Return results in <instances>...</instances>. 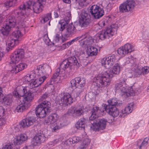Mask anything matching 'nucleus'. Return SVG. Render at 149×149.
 Returning a JSON list of instances; mask_svg holds the SVG:
<instances>
[{
    "label": "nucleus",
    "instance_id": "nucleus-1",
    "mask_svg": "<svg viewBox=\"0 0 149 149\" xmlns=\"http://www.w3.org/2000/svg\"><path fill=\"white\" fill-rule=\"evenodd\" d=\"M120 70V65L119 64H115L109 71L102 72L94 78L93 84L94 85L98 88L109 85L112 78L118 74Z\"/></svg>",
    "mask_w": 149,
    "mask_h": 149
},
{
    "label": "nucleus",
    "instance_id": "nucleus-2",
    "mask_svg": "<svg viewBox=\"0 0 149 149\" xmlns=\"http://www.w3.org/2000/svg\"><path fill=\"white\" fill-rule=\"evenodd\" d=\"M115 87L117 90H120L122 95L128 96L130 95H134L139 91L135 89L134 86L129 87L127 88L125 86H122L121 84H115Z\"/></svg>",
    "mask_w": 149,
    "mask_h": 149
},
{
    "label": "nucleus",
    "instance_id": "nucleus-3",
    "mask_svg": "<svg viewBox=\"0 0 149 149\" xmlns=\"http://www.w3.org/2000/svg\"><path fill=\"white\" fill-rule=\"evenodd\" d=\"M79 40H80L79 41L80 45L83 47L86 45H90L93 42V37L88 33L79 36L71 41L73 43Z\"/></svg>",
    "mask_w": 149,
    "mask_h": 149
},
{
    "label": "nucleus",
    "instance_id": "nucleus-4",
    "mask_svg": "<svg viewBox=\"0 0 149 149\" xmlns=\"http://www.w3.org/2000/svg\"><path fill=\"white\" fill-rule=\"evenodd\" d=\"M76 32V28L72 23L67 24L61 38L62 42H64L66 41L68 37L72 36Z\"/></svg>",
    "mask_w": 149,
    "mask_h": 149
},
{
    "label": "nucleus",
    "instance_id": "nucleus-5",
    "mask_svg": "<svg viewBox=\"0 0 149 149\" xmlns=\"http://www.w3.org/2000/svg\"><path fill=\"white\" fill-rule=\"evenodd\" d=\"M23 95L22 97L23 102L29 107L31 105V102L34 99V95L31 91L28 90L27 87H24L23 89Z\"/></svg>",
    "mask_w": 149,
    "mask_h": 149
},
{
    "label": "nucleus",
    "instance_id": "nucleus-6",
    "mask_svg": "<svg viewBox=\"0 0 149 149\" xmlns=\"http://www.w3.org/2000/svg\"><path fill=\"white\" fill-rule=\"evenodd\" d=\"M90 12L92 15L96 19H99L104 14V10L99 6L94 5L90 8Z\"/></svg>",
    "mask_w": 149,
    "mask_h": 149
},
{
    "label": "nucleus",
    "instance_id": "nucleus-7",
    "mask_svg": "<svg viewBox=\"0 0 149 149\" xmlns=\"http://www.w3.org/2000/svg\"><path fill=\"white\" fill-rule=\"evenodd\" d=\"M33 2L32 1L29 0L19 6V9L20 11L19 13H18L19 17L22 19H24L26 15V10L30 8L31 6L33 4Z\"/></svg>",
    "mask_w": 149,
    "mask_h": 149
},
{
    "label": "nucleus",
    "instance_id": "nucleus-8",
    "mask_svg": "<svg viewBox=\"0 0 149 149\" xmlns=\"http://www.w3.org/2000/svg\"><path fill=\"white\" fill-rule=\"evenodd\" d=\"M134 50L133 46L129 43H127L124 46L119 48L118 53L121 56L131 52Z\"/></svg>",
    "mask_w": 149,
    "mask_h": 149
},
{
    "label": "nucleus",
    "instance_id": "nucleus-9",
    "mask_svg": "<svg viewBox=\"0 0 149 149\" xmlns=\"http://www.w3.org/2000/svg\"><path fill=\"white\" fill-rule=\"evenodd\" d=\"M107 121L104 119H97L92 123L91 128L94 131L97 130H103L105 128Z\"/></svg>",
    "mask_w": 149,
    "mask_h": 149
},
{
    "label": "nucleus",
    "instance_id": "nucleus-10",
    "mask_svg": "<svg viewBox=\"0 0 149 149\" xmlns=\"http://www.w3.org/2000/svg\"><path fill=\"white\" fill-rule=\"evenodd\" d=\"M36 121L35 117L33 116L28 117L22 120L19 124L21 127L27 128L33 125Z\"/></svg>",
    "mask_w": 149,
    "mask_h": 149
},
{
    "label": "nucleus",
    "instance_id": "nucleus-11",
    "mask_svg": "<svg viewBox=\"0 0 149 149\" xmlns=\"http://www.w3.org/2000/svg\"><path fill=\"white\" fill-rule=\"evenodd\" d=\"M102 106L104 110L113 117H117L119 115V111L115 106L105 104H103Z\"/></svg>",
    "mask_w": 149,
    "mask_h": 149
},
{
    "label": "nucleus",
    "instance_id": "nucleus-12",
    "mask_svg": "<svg viewBox=\"0 0 149 149\" xmlns=\"http://www.w3.org/2000/svg\"><path fill=\"white\" fill-rule=\"evenodd\" d=\"M90 22V19L87 13L84 12L82 13L79 20V26L81 27H86L89 25Z\"/></svg>",
    "mask_w": 149,
    "mask_h": 149
},
{
    "label": "nucleus",
    "instance_id": "nucleus-13",
    "mask_svg": "<svg viewBox=\"0 0 149 149\" xmlns=\"http://www.w3.org/2000/svg\"><path fill=\"white\" fill-rule=\"evenodd\" d=\"M2 91L0 87V103L4 104L5 105H10L12 102L13 96L9 94L3 96Z\"/></svg>",
    "mask_w": 149,
    "mask_h": 149
},
{
    "label": "nucleus",
    "instance_id": "nucleus-14",
    "mask_svg": "<svg viewBox=\"0 0 149 149\" xmlns=\"http://www.w3.org/2000/svg\"><path fill=\"white\" fill-rule=\"evenodd\" d=\"M113 34V29L110 27L107 28L106 30L102 31L99 33L98 37L99 39L103 40L105 39L109 38Z\"/></svg>",
    "mask_w": 149,
    "mask_h": 149
},
{
    "label": "nucleus",
    "instance_id": "nucleus-15",
    "mask_svg": "<svg viewBox=\"0 0 149 149\" xmlns=\"http://www.w3.org/2000/svg\"><path fill=\"white\" fill-rule=\"evenodd\" d=\"M46 0H37L33 2L32 5V9L34 12L38 13L41 12L43 8V4L46 2Z\"/></svg>",
    "mask_w": 149,
    "mask_h": 149
},
{
    "label": "nucleus",
    "instance_id": "nucleus-16",
    "mask_svg": "<svg viewBox=\"0 0 149 149\" xmlns=\"http://www.w3.org/2000/svg\"><path fill=\"white\" fill-rule=\"evenodd\" d=\"M27 139V136L24 134H20L15 136L13 143L15 145H19L22 144Z\"/></svg>",
    "mask_w": 149,
    "mask_h": 149
},
{
    "label": "nucleus",
    "instance_id": "nucleus-17",
    "mask_svg": "<svg viewBox=\"0 0 149 149\" xmlns=\"http://www.w3.org/2000/svg\"><path fill=\"white\" fill-rule=\"evenodd\" d=\"M63 36V35H62L61 34L56 33L53 38L52 40V42L51 41L49 38L47 37L45 40V42L48 45H53L56 46L57 43L58 42L61 37H62Z\"/></svg>",
    "mask_w": 149,
    "mask_h": 149
},
{
    "label": "nucleus",
    "instance_id": "nucleus-18",
    "mask_svg": "<svg viewBox=\"0 0 149 149\" xmlns=\"http://www.w3.org/2000/svg\"><path fill=\"white\" fill-rule=\"evenodd\" d=\"M60 68H58L55 73L54 74L52 77V79H54V81L59 80L61 81L63 79H66L68 77L67 74L64 72L60 74Z\"/></svg>",
    "mask_w": 149,
    "mask_h": 149
},
{
    "label": "nucleus",
    "instance_id": "nucleus-19",
    "mask_svg": "<svg viewBox=\"0 0 149 149\" xmlns=\"http://www.w3.org/2000/svg\"><path fill=\"white\" fill-rule=\"evenodd\" d=\"M46 78L45 76H43L32 81L29 84V87L30 88H32L39 86L44 81Z\"/></svg>",
    "mask_w": 149,
    "mask_h": 149
},
{
    "label": "nucleus",
    "instance_id": "nucleus-20",
    "mask_svg": "<svg viewBox=\"0 0 149 149\" xmlns=\"http://www.w3.org/2000/svg\"><path fill=\"white\" fill-rule=\"evenodd\" d=\"M73 100L71 95L68 93H66L60 99L61 103L68 105L73 102Z\"/></svg>",
    "mask_w": 149,
    "mask_h": 149
},
{
    "label": "nucleus",
    "instance_id": "nucleus-21",
    "mask_svg": "<svg viewBox=\"0 0 149 149\" xmlns=\"http://www.w3.org/2000/svg\"><path fill=\"white\" fill-rule=\"evenodd\" d=\"M93 42L94 40L93 39V42L92 43V44L89 45H85L88 46L86 52L88 56H96L98 53V50L97 48L91 45Z\"/></svg>",
    "mask_w": 149,
    "mask_h": 149
},
{
    "label": "nucleus",
    "instance_id": "nucleus-22",
    "mask_svg": "<svg viewBox=\"0 0 149 149\" xmlns=\"http://www.w3.org/2000/svg\"><path fill=\"white\" fill-rule=\"evenodd\" d=\"M45 137L43 135H37L33 137L32 143L33 146L40 145L42 142L45 140Z\"/></svg>",
    "mask_w": 149,
    "mask_h": 149
},
{
    "label": "nucleus",
    "instance_id": "nucleus-23",
    "mask_svg": "<svg viewBox=\"0 0 149 149\" xmlns=\"http://www.w3.org/2000/svg\"><path fill=\"white\" fill-rule=\"evenodd\" d=\"M68 60L72 68H77L81 65L80 61L75 57H70Z\"/></svg>",
    "mask_w": 149,
    "mask_h": 149
},
{
    "label": "nucleus",
    "instance_id": "nucleus-24",
    "mask_svg": "<svg viewBox=\"0 0 149 149\" xmlns=\"http://www.w3.org/2000/svg\"><path fill=\"white\" fill-rule=\"evenodd\" d=\"M49 66L46 64L40 65L37 67V70L38 74L41 75L45 73L46 72L50 70Z\"/></svg>",
    "mask_w": 149,
    "mask_h": 149
},
{
    "label": "nucleus",
    "instance_id": "nucleus-25",
    "mask_svg": "<svg viewBox=\"0 0 149 149\" xmlns=\"http://www.w3.org/2000/svg\"><path fill=\"white\" fill-rule=\"evenodd\" d=\"M49 111L45 110V109L39 106H38L36 108V113L38 116L41 118H43L46 116Z\"/></svg>",
    "mask_w": 149,
    "mask_h": 149
},
{
    "label": "nucleus",
    "instance_id": "nucleus-26",
    "mask_svg": "<svg viewBox=\"0 0 149 149\" xmlns=\"http://www.w3.org/2000/svg\"><path fill=\"white\" fill-rule=\"evenodd\" d=\"M83 107L77 106L73 108L72 109L70 110L68 112L71 113H74L78 116L81 115L83 112Z\"/></svg>",
    "mask_w": 149,
    "mask_h": 149
},
{
    "label": "nucleus",
    "instance_id": "nucleus-27",
    "mask_svg": "<svg viewBox=\"0 0 149 149\" xmlns=\"http://www.w3.org/2000/svg\"><path fill=\"white\" fill-rule=\"evenodd\" d=\"M29 107L24 103H22L18 105L16 107L15 111L17 113L22 112L26 109H27Z\"/></svg>",
    "mask_w": 149,
    "mask_h": 149
},
{
    "label": "nucleus",
    "instance_id": "nucleus-28",
    "mask_svg": "<svg viewBox=\"0 0 149 149\" xmlns=\"http://www.w3.org/2000/svg\"><path fill=\"white\" fill-rule=\"evenodd\" d=\"M40 102V103L38 105L39 106L50 112L51 103L49 101L45 100Z\"/></svg>",
    "mask_w": 149,
    "mask_h": 149
},
{
    "label": "nucleus",
    "instance_id": "nucleus-29",
    "mask_svg": "<svg viewBox=\"0 0 149 149\" xmlns=\"http://www.w3.org/2000/svg\"><path fill=\"white\" fill-rule=\"evenodd\" d=\"M125 4L127 7V12L132 10L135 6L134 2L132 0H128L124 2Z\"/></svg>",
    "mask_w": 149,
    "mask_h": 149
},
{
    "label": "nucleus",
    "instance_id": "nucleus-30",
    "mask_svg": "<svg viewBox=\"0 0 149 149\" xmlns=\"http://www.w3.org/2000/svg\"><path fill=\"white\" fill-rule=\"evenodd\" d=\"M133 103L132 102L129 103L125 107V109L121 111V112L123 114H129L130 113L133 109Z\"/></svg>",
    "mask_w": 149,
    "mask_h": 149
},
{
    "label": "nucleus",
    "instance_id": "nucleus-31",
    "mask_svg": "<svg viewBox=\"0 0 149 149\" xmlns=\"http://www.w3.org/2000/svg\"><path fill=\"white\" fill-rule=\"evenodd\" d=\"M16 20L14 17L13 16H9L7 19L6 24L9 25L10 27H13L15 25Z\"/></svg>",
    "mask_w": 149,
    "mask_h": 149
},
{
    "label": "nucleus",
    "instance_id": "nucleus-32",
    "mask_svg": "<svg viewBox=\"0 0 149 149\" xmlns=\"http://www.w3.org/2000/svg\"><path fill=\"white\" fill-rule=\"evenodd\" d=\"M141 70L142 72L139 69L137 70L136 72V75L137 76H139L141 74V73L143 74H147L149 72V68L147 66H144L142 68Z\"/></svg>",
    "mask_w": 149,
    "mask_h": 149
},
{
    "label": "nucleus",
    "instance_id": "nucleus-33",
    "mask_svg": "<svg viewBox=\"0 0 149 149\" xmlns=\"http://www.w3.org/2000/svg\"><path fill=\"white\" fill-rule=\"evenodd\" d=\"M23 36V34L21 33L20 31L17 30L14 31L12 34L13 39L15 40H18V39L20 38Z\"/></svg>",
    "mask_w": 149,
    "mask_h": 149
},
{
    "label": "nucleus",
    "instance_id": "nucleus-34",
    "mask_svg": "<svg viewBox=\"0 0 149 149\" xmlns=\"http://www.w3.org/2000/svg\"><path fill=\"white\" fill-rule=\"evenodd\" d=\"M16 40L13 39L11 40H9L7 42V47L6 48V50L7 52H8L12 49L15 46V41Z\"/></svg>",
    "mask_w": 149,
    "mask_h": 149
},
{
    "label": "nucleus",
    "instance_id": "nucleus-35",
    "mask_svg": "<svg viewBox=\"0 0 149 149\" xmlns=\"http://www.w3.org/2000/svg\"><path fill=\"white\" fill-rule=\"evenodd\" d=\"M21 61L18 56L14 52L10 58V63L11 64H15L18 63Z\"/></svg>",
    "mask_w": 149,
    "mask_h": 149
},
{
    "label": "nucleus",
    "instance_id": "nucleus-36",
    "mask_svg": "<svg viewBox=\"0 0 149 149\" xmlns=\"http://www.w3.org/2000/svg\"><path fill=\"white\" fill-rule=\"evenodd\" d=\"M108 102L109 104H110L108 105H112L114 106H120L122 104L120 101H118L116 99L114 98H113L111 100H108Z\"/></svg>",
    "mask_w": 149,
    "mask_h": 149
},
{
    "label": "nucleus",
    "instance_id": "nucleus-37",
    "mask_svg": "<svg viewBox=\"0 0 149 149\" xmlns=\"http://www.w3.org/2000/svg\"><path fill=\"white\" fill-rule=\"evenodd\" d=\"M14 53L21 60L22 59L24 58V51L23 49H18L15 51Z\"/></svg>",
    "mask_w": 149,
    "mask_h": 149
},
{
    "label": "nucleus",
    "instance_id": "nucleus-38",
    "mask_svg": "<svg viewBox=\"0 0 149 149\" xmlns=\"http://www.w3.org/2000/svg\"><path fill=\"white\" fill-rule=\"evenodd\" d=\"M74 89L72 92L74 98H76L79 96L80 93L82 91L83 88L78 87L74 88Z\"/></svg>",
    "mask_w": 149,
    "mask_h": 149
},
{
    "label": "nucleus",
    "instance_id": "nucleus-39",
    "mask_svg": "<svg viewBox=\"0 0 149 149\" xmlns=\"http://www.w3.org/2000/svg\"><path fill=\"white\" fill-rule=\"evenodd\" d=\"M107 59L108 61V64H109L110 68L112 66L114 63L115 61V57L114 55L109 56Z\"/></svg>",
    "mask_w": 149,
    "mask_h": 149
},
{
    "label": "nucleus",
    "instance_id": "nucleus-40",
    "mask_svg": "<svg viewBox=\"0 0 149 149\" xmlns=\"http://www.w3.org/2000/svg\"><path fill=\"white\" fill-rule=\"evenodd\" d=\"M12 28L10 27V25H8L6 23V24L4 27H3L2 29H1V31L2 33L4 35H6L8 34L10 30V29Z\"/></svg>",
    "mask_w": 149,
    "mask_h": 149
},
{
    "label": "nucleus",
    "instance_id": "nucleus-41",
    "mask_svg": "<svg viewBox=\"0 0 149 149\" xmlns=\"http://www.w3.org/2000/svg\"><path fill=\"white\" fill-rule=\"evenodd\" d=\"M60 67L64 70L68 68H70V69H72L68 60L63 61L60 65Z\"/></svg>",
    "mask_w": 149,
    "mask_h": 149
},
{
    "label": "nucleus",
    "instance_id": "nucleus-42",
    "mask_svg": "<svg viewBox=\"0 0 149 149\" xmlns=\"http://www.w3.org/2000/svg\"><path fill=\"white\" fill-rule=\"evenodd\" d=\"M90 140L86 138L84 139L81 144L77 148V149H83L84 148H86L89 144L90 142Z\"/></svg>",
    "mask_w": 149,
    "mask_h": 149
},
{
    "label": "nucleus",
    "instance_id": "nucleus-43",
    "mask_svg": "<svg viewBox=\"0 0 149 149\" xmlns=\"http://www.w3.org/2000/svg\"><path fill=\"white\" fill-rule=\"evenodd\" d=\"M77 81L78 83V87L83 88L85 83V79L82 78L77 77Z\"/></svg>",
    "mask_w": 149,
    "mask_h": 149
},
{
    "label": "nucleus",
    "instance_id": "nucleus-44",
    "mask_svg": "<svg viewBox=\"0 0 149 149\" xmlns=\"http://www.w3.org/2000/svg\"><path fill=\"white\" fill-rule=\"evenodd\" d=\"M78 83L77 81V78L76 77L74 79H72L70 82V87L72 89H74V88H78Z\"/></svg>",
    "mask_w": 149,
    "mask_h": 149
},
{
    "label": "nucleus",
    "instance_id": "nucleus-45",
    "mask_svg": "<svg viewBox=\"0 0 149 149\" xmlns=\"http://www.w3.org/2000/svg\"><path fill=\"white\" fill-rule=\"evenodd\" d=\"M85 122L84 121L79 120L76 124V127L77 129L82 130L85 127Z\"/></svg>",
    "mask_w": 149,
    "mask_h": 149
},
{
    "label": "nucleus",
    "instance_id": "nucleus-46",
    "mask_svg": "<svg viewBox=\"0 0 149 149\" xmlns=\"http://www.w3.org/2000/svg\"><path fill=\"white\" fill-rule=\"evenodd\" d=\"M49 116L50 118V119L51 120L52 123H55L58 120V116L56 113H54L51 114Z\"/></svg>",
    "mask_w": 149,
    "mask_h": 149
},
{
    "label": "nucleus",
    "instance_id": "nucleus-47",
    "mask_svg": "<svg viewBox=\"0 0 149 149\" xmlns=\"http://www.w3.org/2000/svg\"><path fill=\"white\" fill-rule=\"evenodd\" d=\"M56 125L52 129V130L54 131L61 128L63 125V123H62L61 122L60 120H58L57 122L56 123Z\"/></svg>",
    "mask_w": 149,
    "mask_h": 149
},
{
    "label": "nucleus",
    "instance_id": "nucleus-48",
    "mask_svg": "<svg viewBox=\"0 0 149 149\" xmlns=\"http://www.w3.org/2000/svg\"><path fill=\"white\" fill-rule=\"evenodd\" d=\"M17 0H12L6 1L4 3L5 6L7 8L10 7L15 5Z\"/></svg>",
    "mask_w": 149,
    "mask_h": 149
},
{
    "label": "nucleus",
    "instance_id": "nucleus-49",
    "mask_svg": "<svg viewBox=\"0 0 149 149\" xmlns=\"http://www.w3.org/2000/svg\"><path fill=\"white\" fill-rule=\"evenodd\" d=\"M108 61L106 57H104L102 58L101 60V63L102 66L107 68H110L109 64H108Z\"/></svg>",
    "mask_w": 149,
    "mask_h": 149
},
{
    "label": "nucleus",
    "instance_id": "nucleus-50",
    "mask_svg": "<svg viewBox=\"0 0 149 149\" xmlns=\"http://www.w3.org/2000/svg\"><path fill=\"white\" fill-rule=\"evenodd\" d=\"M51 13H47L43 18L41 22L42 23H45L50 19H51Z\"/></svg>",
    "mask_w": 149,
    "mask_h": 149
},
{
    "label": "nucleus",
    "instance_id": "nucleus-51",
    "mask_svg": "<svg viewBox=\"0 0 149 149\" xmlns=\"http://www.w3.org/2000/svg\"><path fill=\"white\" fill-rule=\"evenodd\" d=\"M67 24L65 22H62L61 21L59 22L58 25L59 30L62 31L64 29H65Z\"/></svg>",
    "mask_w": 149,
    "mask_h": 149
},
{
    "label": "nucleus",
    "instance_id": "nucleus-52",
    "mask_svg": "<svg viewBox=\"0 0 149 149\" xmlns=\"http://www.w3.org/2000/svg\"><path fill=\"white\" fill-rule=\"evenodd\" d=\"M119 8L120 11L122 13H125L127 12V7L126 6L124 2L120 5Z\"/></svg>",
    "mask_w": 149,
    "mask_h": 149
},
{
    "label": "nucleus",
    "instance_id": "nucleus-53",
    "mask_svg": "<svg viewBox=\"0 0 149 149\" xmlns=\"http://www.w3.org/2000/svg\"><path fill=\"white\" fill-rule=\"evenodd\" d=\"M27 67L26 64L25 63H20L17 65L19 72L26 68Z\"/></svg>",
    "mask_w": 149,
    "mask_h": 149
},
{
    "label": "nucleus",
    "instance_id": "nucleus-54",
    "mask_svg": "<svg viewBox=\"0 0 149 149\" xmlns=\"http://www.w3.org/2000/svg\"><path fill=\"white\" fill-rule=\"evenodd\" d=\"M48 94L46 93L43 94L39 99L38 102L39 103L42 102L45 99H46L48 96Z\"/></svg>",
    "mask_w": 149,
    "mask_h": 149
},
{
    "label": "nucleus",
    "instance_id": "nucleus-55",
    "mask_svg": "<svg viewBox=\"0 0 149 149\" xmlns=\"http://www.w3.org/2000/svg\"><path fill=\"white\" fill-rule=\"evenodd\" d=\"M10 71L12 73H16L19 72L18 69L17 68V65H15H15H13Z\"/></svg>",
    "mask_w": 149,
    "mask_h": 149
},
{
    "label": "nucleus",
    "instance_id": "nucleus-56",
    "mask_svg": "<svg viewBox=\"0 0 149 149\" xmlns=\"http://www.w3.org/2000/svg\"><path fill=\"white\" fill-rule=\"evenodd\" d=\"M98 115H97L96 114L92 113L91 115L89 117L90 120L91 121L94 120V122L95 120L97 119V118L98 117Z\"/></svg>",
    "mask_w": 149,
    "mask_h": 149
},
{
    "label": "nucleus",
    "instance_id": "nucleus-57",
    "mask_svg": "<svg viewBox=\"0 0 149 149\" xmlns=\"http://www.w3.org/2000/svg\"><path fill=\"white\" fill-rule=\"evenodd\" d=\"M99 111V107H94L92 109V113L97 115H98V111Z\"/></svg>",
    "mask_w": 149,
    "mask_h": 149
},
{
    "label": "nucleus",
    "instance_id": "nucleus-58",
    "mask_svg": "<svg viewBox=\"0 0 149 149\" xmlns=\"http://www.w3.org/2000/svg\"><path fill=\"white\" fill-rule=\"evenodd\" d=\"M105 24V21L104 20H101L98 23V24L96 25L97 26H100L99 29H101L102 27L104 26Z\"/></svg>",
    "mask_w": 149,
    "mask_h": 149
},
{
    "label": "nucleus",
    "instance_id": "nucleus-59",
    "mask_svg": "<svg viewBox=\"0 0 149 149\" xmlns=\"http://www.w3.org/2000/svg\"><path fill=\"white\" fill-rule=\"evenodd\" d=\"M4 114V109L2 106H0V118L3 116Z\"/></svg>",
    "mask_w": 149,
    "mask_h": 149
},
{
    "label": "nucleus",
    "instance_id": "nucleus-60",
    "mask_svg": "<svg viewBox=\"0 0 149 149\" xmlns=\"http://www.w3.org/2000/svg\"><path fill=\"white\" fill-rule=\"evenodd\" d=\"M31 52L30 51H26L25 52H24V58H26L30 57L31 55Z\"/></svg>",
    "mask_w": 149,
    "mask_h": 149
},
{
    "label": "nucleus",
    "instance_id": "nucleus-61",
    "mask_svg": "<svg viewBox=\"0 0 149 149\" xmlns=\"http://www.w3.org/2000/svg\"><path fill=\"white\" fill-rule=\"evenodd\" d=\"M2 149H12V146L10 144H8L3 146Z\"/></svg>",
    "mask_w": 149,
    "mask_h": 149
},
{
    "label": "nucleus",
    "instance_id": "nucleus-62",
    "mask_svg": "<svg viewBox=\"0 0 149 149\" xmlns=\"http://www.w3.org/2000/svg\"><path fill=\"white\" fill-rule=\"evenodd\" d=\"M50 118L49 116L48 118H46L45 120V123L47 124H52L53 123Z\"/></svg>",
    "mask_w": 149,
    "mask_h": 149
},
{
    "label": "nucleus",
    "instance_id": "nucleus-63",
    "mask_svg": "<svg viewBox=\"0 0 149 149\" xmlns=\"http://www.w3.org/2000/svg\"><path fill=\"white\" fill-rule=\"evenodd\" d=\"M126 80V78L123 77H121L120 79V82L119 84H121L123 86L122 84H125V81Z\"/></svg>",
    "mask_w": 149,
    "mask_h": 149
},
{
    "label": "nucleus",
    "instance_id": "nucleus-64",
    "mask_svg": "<svg viewBox=\"0 0 149 149\" xmlns=\"http://www.w3.org/2000/svg\"><path fill=\"white\" fill-rule=\"evenodd\" d=\"M27 74L29 76L31 80L33 79L36 77V75L34 73H32L30 74Z\"/></svg>",
    "mask_w": 149,
    "mask_h": 149
}]
</instances>
